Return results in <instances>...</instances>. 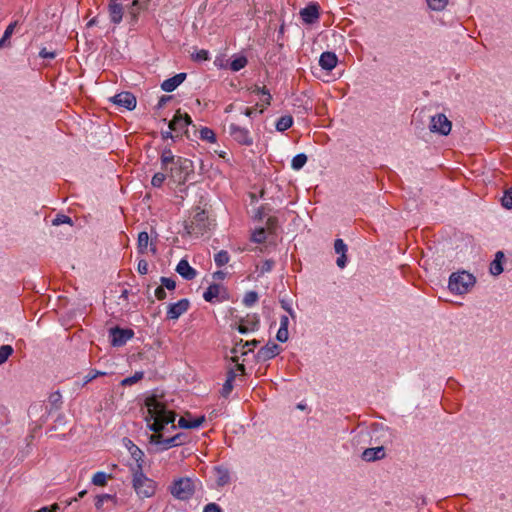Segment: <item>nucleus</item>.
<instances>
[{
  "label": "nucleus",
  "instance_id": "24",
  "mask_svg": "<svg viewBox=\"0 0 512 512\" xmlns=\"http://www.w3.org/2000/svg\"><path fill=\"white\" fill-rule=\"evenodd\" d=\"M205 421V416H200L194 420H187L185 417H181L178 421V426L183 429H192L200 427Z\"/></svg>",
  "mask_w": 512,
  "mask_h": 512
},
{
  "label": "nucleus",
  "instance_id": "16",
  "mask_svg": "<svg viewBox=\"0 0 512 512\" xmlns=\"http://www.w3.org/2000/svg\"><path fill=\"white\" fill-rule=\"evenodd\" d=\"M186 73H178L175 76L164 80L161 84V89L165 92H173L180 84L186 79Z\"/></svg>",
  "mask_w": 512,
  "mask_h": 512
},
{
  "label": "nucleus",
  "instance_id": "46",
  "mask_svg": "<svg viewBox=\"0 0 512 512\" xmlns=\"http://www.w3.org/2000/svg\"><path fill=\"white\" fill-rule=\"evenodd\" d=\"M192 59L197 62L206 61L209 59V52L201 49L192 54Z\"/></svg>",
  "mask_w": 512,
  "mask_h": 512
},
{
  "label": "nucleus",
  "instance_id": "28",
  "mask_svg": "<svg viewBox=\"0 0 512 512\" xmlns=\"http://www.w3.org/2000/svg\"><path fill=\"white\" fill-rule=\"evenodd\" d=\"M105 502H111L113 505H115L116 504V496L110 495V494H102V495L96 496V501H95L96 509L102 510L104 508Z\"/></svg>",
  "mask_w": 512,
  "mask_h": 512
},
{
  "label": "nucleus",
  "instance_id": "21",
  "mask_svg": "<svg viewBox=\"0 0 512 512\" xmlns=\"http://www.w3.org/2000/svg\"><path fill=\"white\" fill-rule=\"evenodd\" d=\"M505 255L502 251H498L495 254V259L491 262L489 271L493 276H498L503 272V261Z\"/></svg>",
  "mask_w": 512,
  "mask_h": 512
},
{
  "label": "nucleus",
  "instance_id": "3",
  "mask_svg": "<svg viewBox=\"0 0 512 512\" xmlns=\"http://www.w3.org/2000/svg\"><path fill=\"white\" fill-rule=\"evenodd\" d=\"M165 172L174 183L184 184L188 176L193 173V162L187 158L177 157Z\"/></svg>",
  "mask_w": 512,
  "mask_h": 512
},
{
  "label": "nucleus",
  "instance_id": "57",
  "mask_svg": "<svg viewBox=\"0 0 512 512\" xmlns=\"http://www.w3.org/2000/svg\"><path fill=\"white\" fill-rule=\"evenodd\" d=\"M154 295L158 300H164L167 296L165 288L163 286H159L155 289Z\"/></svg>",
  "mask_w": 512,
  "mask_h": 512
},
{
  "label": "nucleus",
  "instance_id": "62",
  "mask_svg": "<svg viewBox=\"0 0 512 512\" xmlns=\"http://www.w3.org/2000/svg\"><path fill=\"white\" fill-rule=\"evenodd\" d=\"M259 344V341L257 340H252V341H247L245 343L242 342V348H246L248 347V352L252 351L254 347H256L257 345Z\"/></svg>",
  "mask_w": 512,
  "mask_h": 512
},
{
  "label": "nucleus",
  "instance_id": "12",
  "mask_svg": "<svg viewBox=\"0 0 512 512\" xmlns=\"http://www.w3.org/2000/svg\"><path fill=\"white\" fill-rule=\"evenodd\" d=\"M190 306V302L188 299H181L176 303H171L168 305L167 309V319L176 320L182 314H184Z\"/></svg>",
  "mask_w": 512,
  "mask_h": 512
},
{
  "label": "nucleus",
  "instance_id": "1",
  "mask_svg": "<svg viewBox=\"0 0 512 512\" xmlns=\"http://www.w3.org/2000/svg\"><path fill=\"white\" fill-rule=\"evenodd\" d=\"M147 415L145 417L148 428L154 433L149 436L151 444L159 446L161 451L176 447L173 436L164 439L161 431L171 424V429L175 430L174 424L176 413L167 409L166 405L156 395L147 397L145 400Z\"/></svg>",
  "mask_w": 512,
  "mask_h": 512
},
{
  "label": "nucleus",
  "instance_id": "18",
  "mask_svg": "<svg viewBox=\"0 0 512 512\" xmlns=\"http://www.w3.org/2000/svg\"><path fill=\"white\" fill-rule=\"evenodd\" d=\"M177 273H179L184 279L192 280L196 277L197 272L190 266L187 260L181 259L176 267Z\"/></svg>",
  "mask_w": 512,
  "mask_h": 512
},
{
  "label": "nucleus",
  "instance_id": "54",
  "mask_svg": "<svg viewBox=\"0 0 512 512\" xmlns=\"http://www.w3.org/2000/svg\"><path fill=\"white\" fill-rule=\"evenodd\" d=\"M137 270L141 275H145L148 272V262L144 259L139 260Z\"/></svg>",
  "mask_w": 512,
  "mask_h": 512
},
{
  "label": "nucleus",
  "instance_id": "20",
  "mask_svg": "<svg viewBox=\"0 0 512 512\" xmlns=\"http://www.w3.org/2000/svg\"><path fill=\"white\" fill-rule=\"evenodd\" d=\"M142 9V6L139 2V0H133L132 3L128 6L127 9V20L128 23L133 26L138 21V15L140 13V10Z\"/></svg>",
  "mask_w": 512,
  "mask_h": 512
},
{
  "label": "nucleus",
  "instance_id": "64",
  "mask_svg": "<svg viewBox=\"0 0 512 512\" xmlns=\"http://www.w3.org/2000/svg\"><path fill=\"white\" fill-rule=\"evenodd\" d=\"M289 318L286 315L281 316L280 318V328L288 329Z\"/></svg>",
  "mask_w": 512,
  "mask_h": 512
},
{
  "label": "nucleus",
  "instance_id": "2",
  "mask_svg": "<svg viewBox=\"0 0 512 512\" xmlns=\"http://www.w3.org/2000/svg\"><path fill=\"white\" fill-rule=\"evenodd\" d=\"M211 222L205 210L197 208L191 219L185 222V231L187 234L195 237L204 235L210 230Z\"/></svg>",
  "mask_w": 512,
  "mask_h": 512
},
{
  "label": "nucleus",
  "instance_id": "61",
  "mask_svg": "<svg viewBox=\"0 0 512 512\" xmlns=\"http://www.w3.org/2000/svg\"><path fill=\"white\" fill-rule=\"evenodd\" d=\"M231 352L233 354H237L240 352L242 355H246L248 353V351H245L244 348H242V340H240V342L234 346Z\"/></svg>",
  "mask_w": 512,
  "mask_h": 512
},
{
  "label": "nucleus",
  "instance_id": "4",
  "mask_svg": "<svg viewBox=\"0 0 512 512\" xmlns=\"http://www.w3.org/2000/svg\"><path fill=\"white\" fill-rule=\"evenodd\" d=\"M476 278L467 271L454 272L449 277L448 288L455 294H466L475 285Z\"/></svg>",
  "mask_w": 512,
  "mask_h": 512
},
{
  "label": "nucleus",
  "instance_id": "7",
  "mask_svg": "<svg viewBox=\"0 0 512 512\" xmlns=\"http://www.w3.org/2000/svg\"><path fill=\"white\" fill-rule=\"evenodd\" d=\"M452 123L443 113H438L431 117L429 129L433 133L448 135L451 131Z\"/></svg>",
  "mask_w": 512,
  "mask_h": 512
},
{
  "label": "nucleus",
  "instance_id": "52",
  "mask_svg": "<svg viewBox=\"0 0 512 512\" xmlns=\"http://www.w3.org/2000/svg\"><path fill=\"white\" fill-rule=\"evenodd\" d=\"M232 390H233V382L226 380L225 383L223 384V387L221 390V395L223 397H228L230 395V393L232 392Z\"/></svg>",
  "mask_w": 512,
  "mask_h": 512
},
{
  "label": "nucleus",
  "instance_id": "37",
  "mask_svg": "<svg viewBox=\"0 0 512 512\" xmlns=\"http://www.w3.org/2000/svg\"><path fill=\"white\" fill-rule=\"evenodd\" d=\"M252 92L257 95L264 96L265 98L263 99V101H264L265 105L266 106L270 105L272 96H271L270 92L266 89V87L255 86V88L252 90Z\"/></svg>",
  "mask_w": 512,
  "mask_h": 512
},
{
  "label": "nucleus",
  "instance_id": "8",
  "mask_svg": "<svg viewBox=\"0 0 512 512\" xmlns=\"http://www.w3.org/2000/svg\"><path fill=\"white\" fill-rule=\"evenodd\" d=\"M134 336V331L130 328L114 327L109 330V337L112 346L121 347Z\"/></svg>",
  "mask_w": 512,
  "mask_h": 512
},
{
  "label": "nucleus",
  "instance_id": "32",
  "mask_svg": "<svg viewBox=\"0 0 512 512\" xmlns=\"http://www.w3.org/2000/svg\"><path fill=\"white\" fill-rule=\"evenodd\" d=\"M257 325H258V321H256V320H252V321L242 320V322L238 326V331L241 334H246V333H248L250 331L255 330Z\"/></svg>",
  "mask_w": 512,
  "mask_h": 512
},
{
  "label": "nucleus",
  "instance_id": "51",
  "mask_svg": "<svg viewBox=\"0 0 512 512\" xmlns=\"http://www.w3.org/2000/svg\"><path fill=\"white\" fill-rule=\"evenodd\" d=\"M288 337H289L288 329H283V328L278 329L277 334H276V339L279 342H282V343L286 342L288 340Z\"/></svg>",
  "mask_w": 512,
  "mask_h": 512
},
{
  "label": "nucleus",
  "instance_id": "5",
  "mask_svg": "<svg viewBox=\"0 0 512 512\" xmlns=\"http://www.w3.org/2000/svg\"><path fill=\"white\" fill-rule=\"evenodd\" d=\"M195 481L189 477L174 480L170 486V493L178 500H189L195 492Z\"/></svg>",
  "mask_w": 512,
  "mask_h": 512
},
{
  "label": "nucleus",
  "instance_id": "19",
  "mask_svg": "<svg viewBox=\"0 0 512 512\" xmlns=\"http://www.w3.org/2000/svg\"><path fill=\"white\" fill-rule=\"evenodd\" d=\"M385 457V449L383 446L367 448L362 453V459L367 462L376 461Z\"/></svg>",
  "mask_w": 512,
  "mask_h": 512
},
{
  "label": "nucleus",
  "instance_id": "42",
  "mask_svg": "<svg viewBox=\"0 0 512 512\" xmlns=\"http://www.w3.org/2000/svg\"><path fill=\"white\" fill-rule=\"evenodd\" d=\"M266 240V230L264 228L256 229L252 234V241L255 243H264Z\"/></svg>",
  "mask_w": 512,
  "mask_h": 512
},
{
  "label": "nucleus",
  "instance_id": "59",
  "mask_svg": "<svg viewBox=\"0 0 512 512\" xmlns=\"http://www.w3.org/2000/svg\"><path fill=\"white\" fill-rule=\"evenodd\" d=\"M172 99V96H169V95H162L157 103V106L156 108L157 109H162L168 101H170Z\"/></svg>",
  "mask_w": 512,
  "mask_h": 512
},
{
  "label": "nucleus",
  "instance_id": "45",
  "mask_svg": "<svg viewBox=\"0 0 512 512\" xmlns=\"http://www.w3.org/2000/svg\"><path fill=\"white\" fill-rule=\"evenodd\" d=\"M49 402H50L52 408L58 409L60 407L61 402H62L61 394L58 391L52 393L49 396Z\"/></svg>",
  "mask_w": 512,
  "mask_h": 512
},
{
  "label": "nucleus",
  "instance_id": "56",
  "mask_svg": "<svg viewBox=\"0 0 512 512\" xmlns=\"http://www.w3.org/2000/svg\"><path fill=\"white\" fill-rule=\"evenodd\" d=\"M203 512H222V509L216 503H208L205 505Z\"/></svg>",
  "mask_w": 512,
  "mask_h": 512
},
{
  "label": "nucleus",
  "instance_id": "9",
  "mask_svg": "<svg viewBox=\"0 0 512 512\" xmlns=\"http://www.w3.org/2000/svg\"><path fill=\"white\" fill-rule=\"evenodd\" d=\"M229 135L239 144L250 146L253 144V138L247 128L241 127L237 124L229 125Z\"/></svg>",
  "mask_w": 512,
  "mask_h": 512
},
{
  "label": "nucleus",
  "instance_id": "55",
  "mask_svg": "<svg viewBox=\"0 0 512 512\" xmlns=\"http://www.w3.org/2000/svg\"><path fill=\"white\" fill-rule=\"evenodd\" d=\"M39 56L44 59H54L56 53L54 51H48L46 48H42L39 52Z\"/></svg>",
  "mask_w": 512,
  "mask_h": 512
},
{
  "label": "nucleus",
  "instance_id": "48",
  "mask_svg": "<svg viewBox=\"0 0 512 512\" xmlns=\"http://www.w3.org/2000/svg\"><path fill=\"white\" fill-rule=\"evenodd\" d=\"M335 252L339 255L346 254L347 245L344 243L342 239H336L334 243Z\"/></svg>",
  "mask_w": 512,
  "mask_h": 512
},
{
  "label": "nucleus",
  "instance_id": "22",
  "mask_svg": "<svg viewBox=\"0 0 512 512\" xmlns=\"http://www.w3.org/2000/svg\"><path fill=\"white\" fill-rule=\"evenodd\" d=\"M216 483L218 486H225L230 482V472L226 467L219 466L215 468Z\"/></svg>",
  "mask_w": 512,
  "mask_h": 512
},
{
  "label": "nucleus",
  "instance_id": "17",
  "mask_svg": "<svg viewBox=\"0 0 512 512\" xmlns=\"http://www.w3.org/2000/svg\"><path fill=\"white\" fill-rule=\"evenodd\" d=\"M338 59L335 53L333 52H323L319 59V65L322 69L326 71H331L337 65Z\"/></svg>",
  "mask_w": 512,
  "mask_h": 512
},
{
  "label": "nucleus",
  "instance_id": "15",
  "mask_svg": "<svg viewBox=\"0 0 512 512\" xmlns=\"http://www.w3.org/2000/svg\"><path fill=\"white\" fill-rule=\"evenodd\" d=\"M108 13L110 21L118 25L121 23L124 16V8L123 5L119 2V0H110L108 4Z\"/></svg>",
  "mask_w": 512,
  "mask_h": 512
},
{
  "label": "nucleus",
  "instance_id": "60",
  "mask_svg": "<svg viewBox=\"0 0 512 512\" xmlns=\"http://www.w3.org/2000/svg\"><path fill=\"white\" fill-rule=\"evenodd\" d=\"M281 307L288 312V314L294 318L295 317V313H294V310L292 309V307L289 305L288 302H286L285 300H281Z\"/></svg>",
  "mask_w": 512,
  "mask_h": 512
},
{
  "label": "nucleus",
  "instance_id": "27",
  "mask_svg": "<svg viewBox=\"0 0 512 512\" xmlns=\"http://www.w3.org/2000/svg\"><path fill=\"white\" fill-rule=\"evenodd\" d=\"M293 125V117L291 115H284L276 122V130L284 132Z\"/></svg>",
  "mask_w": 512,
  "mask_h": 512
},
{
  "label": "nucleus",
  "instance_id": "35",
  "mask_svg": "<svg viewBox=\"0 0 512 512\" xmlns=\"http://www.w3.org/2000/svg\"><path fill=\"white\" fill-rule=\"evenodd\" d=\"M14 349L11 345H2L0 347V366L3 365L13 354Z\"/></svg>",
  "mask_w": 512,
  "mask_h": 512
},
{
  "label": "nucleus",
  "instance_id": "10",
  "mask_svg": "<svg viewBox=\"0 0 512 512\" xmlns=\"http://www.w3.org/2000/svg\"><path fill=\"white\" fill-rule=\"evenodd\" d=\"M192 124V119L187 113H181L180 109L176 111L174 117L169 122V129L175 133H181Z\"/></svg>",
  "mask_w": 512,
  "mask_h": 512
},
{
  "label": "nucleus",
  "instance_id": "33",
  "mask_svg": "<svg viewBox=\"0 0 512 512\" xmlns=\"http://www.w3.org/2000/svg\"><path fill=\"white\" fill-rule=\"evenodd\" d=\"M230 260V256L226 250H221L214 255V262L216 266L222 267L226 265Z\"/></svg>",
  "mask_w": 512,
  "mask_h": 512
},
{
  "label": "nucleus",
  "instance_id": "25",
  "mask_svg": "<svg viewBox=\"0 0 512 512\" xmlns=\"http://www.w3.org/2000/svg\"><path fill=\"white\" fill-rule=\"evenodd\" d=\"M221 286L219 284L213 283L209 285L206 291L203 294V298L207 302H213L219 296Z\"/></svg>",
  "mask_w": 512,
  "mask_h": 512
},
{
  "label": "nucleus",
  "instance_id": "53",
  "mask_svg": "<svg viewBox=\"0 0 512 512\" xmlns=\"http://www.w3.org/2000/svg\"><path fill=\"white\" fill-rule=\"evenodd\" d=\"M173 438L175 441V445L177 447V446L185 444L187 442L188 436L185 433H177L176 435L173 436Z\"/></svg>",
  "mask_w": 512,
  "mask_h": 512
},
{
  "label": "nucleus",
  "instance_id": "44",
  "mask_svg": "<svg viewBox=\"0 0 512 512\" xmlns=\"http://www.w3.org/2000/svg\"><path fill=\"white\" fill-rule=\"evenodd\" d=\"M166 177H167V174H165V173H162V172L155 173L151 180L152 186L156 187V188L161 187L163 182L165 181Z\"/></svg>",
  "mask_w": 512,
  "mask_h": 512
},
{
  "label": "nucleus",
  "instance_id": "26",
  "mask_svg": "<svg viewBox=\"0 0 512 512\" xmlns=\"http://www.w3.org/2000/svg\"><path fill=\"white\" fill-rule=\"evenodd\" d=\"M149 245V235L147 232L142 231L138 234L137 239V250L140 254H144L147 252Z\"/></svg>",
  "mask_w": 512,
  "mask_h": 512
},
{
  "label": "nucleus",
  "instance_id": "36",
  "mask_svg": "<svg viewBox=\"0 0 512 512\" xmlns=\"http://www.w3.org/2000/svg\"><path fill=\"white\" fill-rule=\"evenodd\" d=\"M108 475L105 472H96L92 477V483L95 486H105L107 484Z\"/></svg>",
  "mask_w": 512,
  "mask_h": 512
},
{
  "label": "nucleus",
  "instance_id": "40",
  "mask_svg": "<svg viewBox=\"0 0 512 512\" xmlns=\"http://www.w3.org/2000/svg\"><path fill=\"white\" fill-rule=\"evenodd\" d=\"M501 203L504 208L512 209V187L504 192Z\"/></svg>",
  "mask_w": 512,
  "mask_h": 512
},
{
  "label": "nucleus",
  "instance_id": "6",
  "mask_svg": "<svg viewBox=\"0 0 512 512\" xmlns=\"http://www.w3.org/2000/svg\"><path fill=\"white\" fill-rule=\"evenodd\" d=\"M133 488L140 498H149L155 494L156 482L146 477L142 470L135 471L133 474Z\"/></svg>",
  "mask_w": 512,
  "mask_h": 512
},
{
  "label": "nucleus",
  "instance_id": "49",
  "mask_svg": "<svg viewBox=\"0 0 512 512\" xmlns=\"http://www.w3.org/2000/svg\"><path fill=\"white\" fill-rule=\"evenodd\" d=\"M106 375L105 372H101L98 370H91L85 377H84V384H87L91 382L92 380L96 379L98 376H104Z\"/></svg>",
  "mask_w": 512,
  "mask_h": 512
},
{
  "label": "nucleus",
  "instance_id": "29",
  "mask_svg": "<svg viewBox=\"0 0 512 512\" xmlns=\"http://www.w3.org/2000/svg\"><path fill=\"white\" fill-rule=\"evenodd\" d=\"M129 449H130V453H131L133 459L137 463V470L136 471H141L142 470L143 456H144L143 451L141 449H139L134 444H132V447H130Z\"/></svg>",
  "mask_w": 512,
  "mask_h": 512
},
{
  "label": "nucleus",
  "instance_id": "30",
  "mask_svg": "<svg viewBox=\"0 0 512 512\" xmlns=\"http://www.w3.org/2000/svg\"><path fill=\"white\" fill-rule=\"evenodd\" d=\"M248 63V60L245 56H236L230 63V69L233 72L240 71L243 69Z\"/></svg>",
  "mask_w": 512,
  "mask_h": 512
},
{
  "label": "nucleus",
  "instance_id": "39",
  "mask_svg": "<svg viewBox=\"0 0 512 512\" xmlns=\"http://www.w3.org/2000/svg\"><path fill=\"white\" fill-rule=\"evenodd\" d=\"M258 301V294L255 291H249L243 298V304L247 307L253 306Z\"/></svg>",
  "mask_w": 512,
  "mask_h": 512
},
{
  "label": "nucleus",
  "instance_id": "43",
  "mask_svg": "<svg viewBox=\"0 0 512 512\" xmlns=\"http://www.w3.org/2000/svg\"><path fill=\"white\" fill-rule=\"evenodd\" d=\"M17 22L10 23L8 27L6 28L3 37L0 39V48L5 46L6 41L11 37L13 34L14 28L16 27Z\"/></svg>",
  "mask_w": 512,
  "mask_h": 512
},
{
  "label": "nucleus",
  "instance_id": "23",
  "mask_svg": "<svg viewBox=\"0 0 512 512\" xmlns=\"http://www.w3.org/2000/svg\"><path fill=\"white\" fill-rule=\"evenodd\" d=\"M175 160H177V157L173 155L171 149L164 148L160 156L161 169L163 171H168L169 165L174 163Z\"/></svg>",
  "mask_w": 512,
  "mask_h": 512
},
{
  "label": "nucleus",
  "instance_id": "11",
  "mask_svg": "<svg viewBox=\"0 0 512 512\" xmlns=\"http://www.w3.org/2000/svg\"><path fill=\"white\" fill-rule=\"evenodd\" d=\"M301 19L305 24H314L320 18V6L318 3L311 2L305 8L300 10Z\"/></svg>",
  "mask_w": 512,
  "mask_h": 512
},
{
  "label": "nucleus",
  "instance_id": "41",
  "mask_svg": "<svg viewBox=\"0 0 512 512\" xmlns=\"http://www.w3.org/2000/svg\"><path fill=\"white\" fill-rule=\"evenodd\" d=\"M428 6L435 11H441L448 5V0H427Z\"/></svg>",
  "mask_w": 512,
  "mask_h": 512
},
{
  "label": "nucleus",
  "instance_id": "50",
  "mask_svg": "<svg viewBox=\"0 0 512 512\" xmlns=\"http://www.w3.org/2000/svg\"><path fill=\"white\" fill-rule=\"evenodd\" d=\"M53 225H60V224H65V223H68V224H71L72 223V220L70 217L66 216V215H63V214H59L56 216V218L52 221Z\"/></svg>",
  "mask_w": 512,
  "mask_h": 512
},
{
  "label": "nucleus",
  "instance_id": "31",
  "mask_svg": "<svg viewBox=\"0 0 512 512\" xmlns=\"http://www.w3.org/2000/svg\"><path fill=\"white\" fill-rule=\"evenodd\" d=\"M308 158L304 153H299L295 155L291 161V167L294 170H300L306 164Z\"/></svg>",
  "mask_w": 512,
  "mask_h": 512
},
{
  "label": "nucleus",
  "instance_id": "38",
  "mask_svg": "<svg viewBox=\"0 0 512 512\" xmlns=\"http://www.w3.org/2000/svg\"><path fill=\"white\" fill-rule=\"evenodd\" d=\"M144 377V373L142 371L135 372L133 376L126 377L121 381V385L123 386H130L138 382Z\"/></svg>",
  "mask_w": 512,
  "mask_h": 512
},
{
  "label": "nucleus",
  "instance_id": "34",
  "mask_svg": "<svg viewBox=\"0 0 512 512\" xmlns=\"http://www.w3.org/2000/svg\"><path fill=\"white\" fill-rule=\"evenodd\" d=\"M200 138L209 143L216 142V135H215L214 131L208 127H203L200 130Z\"/></svg>",
  "mask_w": 512,
  "mask_h": 512
},
{
  "label": "nucleus",
  "instance_id": "58",
  "mask_svg": "<svg viewBox=\"0 0 512 512\" xmlns=\"http://www.w3.org/2000/svg\"><path fill=\"white\" fill-rule=\"evenodd\" d=\"M273 266H274L273 260H271V259L265 260L261 267V272L262 273L270 272L272 270Z\"/></svg>",
  "mask_w": 512,
  "mask_h": 512
},
{
  "label": "nucleus",
  "instance_id": "47",
  "mask_svg": "<svg viewBox=\"0 0 512 512\" xmlns=\"http://www.w3.org/2000/svg\"><path fill=\"white\" fill-rule=\"evenodd\" d=\"M160 283H161V286H163L165 289L170 290V291L174 290L176 287V282L172 278L163 276L160 278Z\"/></svg>",
  "mask_w": 512,
  "mask_h": 512
},
{
  "label": "nucleus",
  "instance_id": "63",
  "mask_svg": "<svg viewBox=\"0 0 512 512\" xmlns=\"http://www.w3.org/2000/svg\"><path fill=\"white\" fill-rule=\"evenodd\" d=\"M347 257L346 254H341L337 260L336 264L339 268H344L346 266Z\"/></svg>",
  "mask_w": 512,
  "mask_h": 512
},
{
  "label": "nucleus",
  "instance_id": "13",
  "mask_svg": "<svg viewBox=\"0 0 512 512\" xmlns=\"http://www.w3.org/2000/svg\"><path fill=\"white\" fill-rule=\"evenodd\" d=\"M281 351V347L274 343L269 342L264 347L260 348L256 354L257 361L265 362L277 356Z\"/></svg>",
  "mask_w": 512,
  "mask_h": 512
},
{
  "label": "nucleus",
  "instance_id": "14",
  "mask_svg": "<svg viewBox=\"0 0 512 512\" xmlns=\"http://www.w3.org/2000/svg\"><path fill=\"white\" fill-rule=\"evenodd\" d=\"M111 101L128 110H133L136 107V97L131 92H121L111 98Z\"/></svg>",
  "mask_w": 512,
  "mask_h": 512
}]
</instances>
